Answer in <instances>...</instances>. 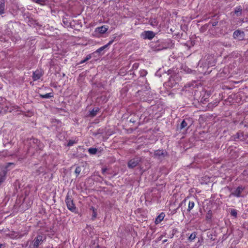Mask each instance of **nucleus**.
I'll return each mask as SVG.
<instances>
[{
  "mask_svg": "<svg viewBox=\"0 0 248 248\" xmlns=\"http://www.w3.org/2000/svg\"><path fill=\"white\" fill-rule=\"evenodd\" d=\"M108 29V27L106 25H103L101 27L95 28L94 31V36H99V34H103L106 33Z\"/></svg>",
  "mask_w": 248,
  "mask_h": 248,
  "instance_id": "nucleus-3",
  "label": "nucleus"
},
{
  "mask_svg": "<svg viewBox=\"0 0 248 248\" xmlns=\"http://www.w3.org/2000/svg\"><path fill=\"white\" fill-rule=\"evenodd\" d=\"M98 111V108H94L90 111V115L92 116H94L96 114Z\"/></svg>",
  "mask_w": 248,
  "mask_h": 248,
  "instance_id": "nucleus-25",
  "label": "nucleus"
},
{
  "mask_svg": "<svg viewBox=\"0 0 248 248\" xmlns=\"http://www.w3.org/2000/svg\"><path fill=\"white\" fill-rule=\"evenodd\" d=\"M194 205H195L194 202L193 201H190L188 203L187 211L188 212H190L191 211V210L193 208V207H194Z\"/></svg>",
  "mask_w": 248,
  "mask_h": 248,
  "instance_id": "nucleus-15",
  "label": "nucleus"
},
{
  "mask_svg": "<svg viewBox=\"0 0 248 248\" xmlns=\"http://www.w3.org/2000/svg\"><path fill=\"white\" fill-rule=\"evenodd\" d=\"M87 62V61H85V59L83 60H82L81 61H80L79 62V64H82L84 62Z\"/></svg>",
  "mask_w": 248,
  "mask_h": 248,
  "instance_id": "nucleus-33",
  "label": "nucleus"
},
{
  "mask_svg": "<svg viewBox=\"0 0 248 248\" xmlns=\"http://www.w3.org/2000/svg\"><path fill=\"white\" fill-rule=\"evenodd\" d=\"M166 152L162 150H157L155 152L154 155L156 157L160 158L164 156Z\"/></svg>",
  "mask_w": 248,
  "mask_h": 248,
  "instance_id": "nucleus-11",
  "label": "nucleus"
},
{
  "mask_svg": "<svg viewBox=\"0 0 248 248\" xmlns=\"http://www.w3.org/2000/svg\"><path fill=\"white\" fill-rule=\"evenodd\" d=\"M13 109L11 104L6 101L0 103V113H5L7 112H11Z\"/></svg>",
  "mask_w": 248,
  "mask_h": 248,
  "instance_id": "nucleus-1",
  "label": "nucleus"
},
{
  "mask_svg": "<svg viewBox=\"0 0 248 248\" xmlns=\"http://www.w3.org/2000/svg\"><path fill=\"white\" fill-rule=\"evenodd\" d=\"M141 35L145 39H148L151 40L155 37V33L152 31H148L143 32Z\"/></svg>",
  "mask_w": 248,
  "mask_h": 248,
  "instance_id": "nucleus-6",
  "label": "nucleus"
},
{
  "mask_svg": "<svg viewBox=\"0 0 248 248\" xmlns=\"http://www.w3.org/2000/svg\"><path fill=\"white\" fill-rule=\"evenodd\" d=\"M164 217L165 215L163 213H161L159 215H158L155 220L156 224H157L163 220Z\"/></svg>",
  "mask_w": 248,
  "mask_h": 248,
  "instance_id": "nucleus-12",
  "label": "nucleus"
},
{
  "mask_svg": "<svg viewBox=\"0 0 248 248\" xmlns=\"http://www.w3.org/2000/svg\"><path fill=\"white\" fill-rule=\"evenodd\" d=\"M10 166H15V164L13 163H7V164L6 165V166H5V168L6 169H7L8 168H9Z\"/></svg>",
  "mask_w": 248,
  "mask_h": 248,
  "instance_id": "nucleus-31",
  "label": "nucleus"
},
{
  "mask_svg": "<svg viewBox=\"0 0 248 248\" xmlns=\"http://www.w3.org/2000/svg\"><path fill=\"white\" fill-rule=\"evenodd\" d=\"M187 125V124L186 123V122L184 120H183L181 124V125H180V128L181 129H183V128H185L186 127Z\"/></svg>",
  "mask_w": 248,
  "mask_h": 248,
  "instance_id": "nucleus-24",
  "label": "nucleus"
},
{
  "mask_svg": "<svg viewBox=\"0 0 248 248\" xmlns=\"http://www.w3.org/2000/svg\"><path fill=\"white\" fill-rule=\"evenodd\" d=\"M6 171H3L0 173V185L5 179Z\"/></svg>",
  "mask_w": 248,
  "mask_h": 248,
  "instance_id": "nucleus-16",
  "label": "nucleus"
},
{
  "mask_svg": "<svg viewBox=\"0 0 248 248\" xmlns=\"http://www.w3.org/2000/svg\"><path fill=\"white\" fill-rule=\"evenodd\" d=\"M75 173L77 174V175H78L80 171H81V169L79 167H77L76 168V170H75Z\"/></svg>",
  "mask_w": 248,
  "mask_h": 248,
  "instance_id": "nucleus-28",
  "label": "nucleus"
},
{
  "mask_svg": "<svg viewBox=\"0 0 248 248\" xmlns=\"http://www.w3.org/2000/svg\"><path fill=\"white\" fill-rule=\"evenodd\" d=\"M45 237L42 235H37L32 242L33 248H38V246L42 244Z\"/></svg>",
  "mask_w": 248,
  "mask_h": 248,
  "instance_id": "nucleus-4",
  "label": "nucleus"
},
{
  "mask_svg": "<svg viewBox=\"0 0 248 248\" xmlns=\"http://www.w3.org/2000/svg\"><path fill=\"white\" fill-rule=\"evenodd\" d=\"M150 24L153 26H156L158 24V22L155 19H152L150 22Z\"/></svg>",
  "mask_w": 248,
  "mask_h": 248,
  "instance_id": "nucleus-23",
  "label": "nucleus"
},
{
  "mask_svg": "<svg viewBox=\"0 0 248 248\" xmlns=\"http://www.w3.org/2000/svg\"><path fill=\"white\" fill-rule=\"evenodd\" d=\"M75 143V142L73 140H69L68 142L67 145L69 146H72L74 145V144Z\"/></svg>",
  "mask_w": 248,
  "mask_h": 248,
  "instance_id": "nucleus-30",
  "label": "nucleus"
},
{
  "mask_svg": "<svg viewBox=\"0 0 248 248\" xmlns=\"http://www.w3.org/2000/svg\"><path fill=\"white\" fill-rule=\"evenodd\" d=\"M244 32L239 30H237L233 32V36L234 38L238 37L241 34H243Z\"/></svg>",
  "mask_w": 248,
  "mask_h": 248,
  "instance_id": "nucleus-18",
  "label": "nucleus"
},
{
  "mask_svg": "<svg viewBox=\"0 0 248 248\" xmlns=\"http://www.w3.org/2000/svg\"><path fill=\"white\" fill-rule=\"evenodd\" d=\"M210 211L208 212V213H207V215L206 216V218L208 220L210 219L211 218V217H212L211 213H210Z\"/></svg>",
  "mask_w": 248,
  "mask_h": 248,
  "instance_id": "nucleus-29",
  "label": "nucleus"
},
{
  "mask_svg": "<svg viewBox=\"0 0 248 248\" xmlns=\"http://www.w3.org/2000/svg\"><path fill=\"white\" fill-rule=\"evenodd\" d=\"M5 9L4 2L3 0L0 1V14L1 15L4 13Z\"/></svg>",
  "mask_w": 248,
  "mask_h": 248,
  "instance_id": "nucleus-13",
  "label": "nucleus"
},
{
  "mask_svg": "<svg viewBox=\"0 0 248 248\" xmlns=\"http://www.w3.org/2000/svg\"><path fill=\"white\" fill-rule=\"evenodd\" d=\"M113 42V40L110 41L107 44L105 45V46H101V47L97 49L95 52L96 53H100L105 49L108 48L110 45L112 44Z\"/></svg>",
  "mask_w": 248,
  "mask_h": 248,
  "instance_id": "nucleus-10",
  "label": "nucleus"
},
{
  "mask_svg": "<svg viewBox=\"0 0 248 248\" xmlns=\"http://www.w3.org/2000/svg\"><path fill=\"white\" fill-rule=\"evenodd\" d=\"M33 1L39 3L40 4H44L47 0H32Z\"/></svg>",
  "mask_w": 248,
  "mask_h": 248,
  "instance_id": "nucleus-26",
  "label": "nucleus"
},
{
  "mask_svg": "<svg viewBox=\"0 0 248 248\" xmlns=\"http://www.w3.org/2000/svg\"><path fill=\"white\" fill-rule=\"evenodd\" d=\"M40 96L42 98H49L53 96V94L52 93H47L44 95H40Z\"/></svg>",
  "mask_w": 248,
  "mask_h": 248,
  "instance_id": "nucleus-19",
  "label": "nucleus"
},
{
  "mask_svg": "<svg viewBox=\"0 0 248 248\" xmlns=\"http://www.w3.org/2000/svg\"><path fill=\"white\" fill-rule=\"evenodd\" d=\"M97 150L96 148H90L88 149V152L90 154L94 155L96 153Z\"/></svg>",
  "mask_w": 248,
  "mask_h": 248,
  "instance_id": "nucleus-20",
  "label": "nucleus"
},
{
  "mask_svg": "<svg viewBox=\"0 0 248 248\" xmlns=\"http://www.w3.org/2000/svg\"><path fill=\"white\" fill-rule=\"evenodd\" d=\"M181 77L179 74H175L171 76L168 82L169 85L171 87H175L181 80Z\"/></svg>",
  "mask_w": 248,
  "mask_h": 248,
  "instance_id": "nucleus-2",
  "label": "nucleus"
},
{
  "mask_svg": "<svg viewBox=\"0 0 248 248\" xmlns=\"http://www.w3.org/2000/svg\"><path fill=\"white\" fill-rule=\"evenodd\" d=\"M231 214L232 216L236 217L237 216V214L236 210L233 209H232L231 211Z\"/></svg>",
  "mask_w": 248,
  "mask_h": 248,
  "instance_id": "nucleus-27",
  "label": "nucleus"
},
{
  "mask_svg": "<svg viewBox=\"0 0 248 248\" xmlns=\"http://www.w3.org/2000/svg\"><path fill=\"white\" fill-rule=\"evenodd\" d=\"M199 71H200V72L202 73L205 74V72H203V71H200V70H199Z\"/></svg>",
  "mask_w": 248,
  "mask_h": 248,
  "instance_id": "nucleus-35",
  "label": "nucleus"
},
{
  "mask_svg": "<svg viewBox=\"0 0 248 248\" xmlns=\"http://www.w3.org/2000/svg\"><path fill=\"white\" fill-rule=\"evenodd\" d=\"M140 161L139 157H136L131 159L128 163V166L129 168H133L137 166Z\"/></svg>",
  "mask_w": 248,
  "mask_h": 248,
  "instance_id": "nucleus-7",
  "label": "nucleus"
},
{
  "mask_svg": "<svg viewBox=\"0 0 248 248\" xmlns=\"http://www.w3.org/2000/svg\"><path fill=\"white\" fill-rule=\"evenodd\" d=\"M182 69L186 73H190L192 72V70L186 66H183Z\"/></svg>",
  "mask_w": 248,
  "mask_h": 248,
  "instance_id": "nucleus-21",
  "label": "nucleus"
},
{
  "mask_svg": "<svg viewBox=\"0 0 248 248\" xmlns=\"http://www.w3.org/2000/svg\"><path fill=\"white\" fill-rule=\"evenodd\" d=\"M4 247V245L2 244H0V248H3Z\"/></svg>",
  "mask_w": 248,
  "mask_h": 248,
  "instance_id": "nucleus-34",
  "label": "nucleus"
},
{
  "mask_svg": "<svg viewBox=\"0 0 248 248\" xmlns=\"http://www.w3.org/2000/svg\"><path fill=\"white\" fill-rule=\"evenodd\" d=\"M91 58H92V55H91V54H89V55H88L86 56V57L85 58V61H87L89 60L90 59H91Z\"/></svg>",
  "mask_w": 248,
  "mask_h": 248,
  "instance_id": "nucleus-32",
  "label": "nucleus"
},
{
  "mask_svg": "<svg viewBox=\"0 0 248 248\" xmlns=\"http://www.w3.org/2000/svg\"><path fill=\"white\" fill-rule=\"evenodd\" d=\"M65 202L68 209L72 212H75L76 210V206L73 203V200L70 198L68 195L66 196L65 199Z\"/></svg>",
  "mask_w": 248,
  "mask_h": 248,
  "instance_id": "nucleus-5",
  "label": "nucleus"
},
{
  "mask_svg": "<svg viewBox=\"0 0 248 248\" xmlns=\"http://www.w3.org/2000/svg\"><path fill=\"white\" fill-rule=\"evenodd\" d=\"M244 189V187L242 186H238L233 192L232 193V195L236 197H240L241 196V194Z\"/></svg>",
  "mask_w": 248,
  "mask_h": 248,
  "instance_id": "nucleus-8",
  "label": "nucleus"
},
{
  "mask_svg": "<svg viewBox=\"0 0 248 248\" xmlns=\"http://www.w3.org/2000/svg\"><path fill=\"white\" fill-rule=\"evenodd\" d=\"M42 76V73L41 70H36L33 73L32 78L34 80L39 79Z\"/></svg>",
  "mask_w": 248,
  "mask_h": 248,
  "instance_id": "nucleus-9",
  "label": "nucleus"
},
{
  "mask_svg": "<svg viewBox=\"0 0 248 248\" xmlns=\"http://www.w3.org/2000/svg\"><path fill=\"white\" fill-rule=\"evenodd\" d=\"M196 237V233L195 232L191 233L188 237V240L190 241H193Z\"/></svg>",
  "mask_w": 248,
  "mask_h": 248,
  "instance_id": "nucleus-22",
  "label": "nucleus"
},
{
  "mask_svg": "<svg viewBox=\"0 0 248 248\" xmlns=\"http://www.w3.org/2000/svg\"><path fill=\"white\" fill-rule=\"evenodd\" d=\"M91 210H92L93 213H92V218L93 219H95L97 217V211L96 209H95V208L92 207L91 208Z\"/></svg>",
  "mask_w": 248,
  "mask_h": 248,
  "instance_id": "nucleus-17",
  "label": "nucleus"
},
{
  "mask_svg": "<svg viewBox=\"0 0 248 248\" xmlns=\"http://www.w3.org/2000/svg\"><path fill=\"white\" fill-rule=\"evenodd\" d=\"M241 11L242 9L240 7H237L235 9L234 14L237 16H239L241 15Z\"/></svg>",
  "mask_w": 248,
  "mask_h": 248,
  "instance_id": "nucleus-14",
  "label": "nucleus"
}]
</instances>
